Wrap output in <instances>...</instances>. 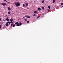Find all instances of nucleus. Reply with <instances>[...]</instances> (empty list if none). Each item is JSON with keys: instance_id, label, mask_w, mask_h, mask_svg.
<instances>
[{"instance_id": "nucleus-19", "label": "nucleus", "mask_w": 63, "mask_h": 63, "mask_svg": "<svg viewBox=\"0 0 63 63\" xmlns=\"http://www.w3.org/2000/svg\"><path fill=\"white\" fill-rule=\"evenodd\" d=\"M44 0H43L42 1V3H44Z\"/></svg>"}, {"instance_id": "nucleus-35", "label": "nucleus", "mask_w": 63, "mask_h": 63, "mask_svg": "<svg viewBox=\"0 0 63 63\" xmlns=\"http://www.w3.org/2000/svg\"><path fill=\"white\" fill-rule=\"evenodd\" d=\"M29 9V8H28V9Z\"/></svg>"}, {"instance_id": "nucleus-32", "label": "nucleus", "mask_w": 63, "mask_h": 63, "mask_svg": "<svg viewBox=\"0 0 63 63\" xmlns=\"http://www.w3.org/2000/svg\"><path fill=\"white\" fill-rule=\"evenodd\" d=\"M1 19L0 17V21H1Z\"/></svg>"}, {"instance_id": "nucleus-13", "label": "nucleus", "mask_w": 63, "mask_h": 63, "mask_svg": "<svg viewBox=\"0 0 63 63\" xmlns=\"http://www.w3.org/2000/svg\"><path fill=\"white\" fill-rule=\"evenodd\" d=\"M38 10H41V9L40 8H38Z\"/></svg>"}, {"instance_id": "nucleus-1", "label": "nucleus", "mask_w": 63, "mask_h": 63, "mask_svg": "<svg viewBox=\"0 0 63 63\" xmlns=\"http://www.w3.org/2000/svg\"><path fill=\"white\" fill-rule=\"evenodd\" d=\"M15 4L16 5V6H20V4L19 2H15Z\"/></svg>"}, {"instance_id": "nucleus-14", "label": "nucleus", "mask_w": 63, "mask_h": 63, "mask_svg": "<svg viewBox=\"0 0 63 63\" xmlns=\"http://www.w3.org/2000/svg\"><path fill=\"white\" fill-rule=\"evenodd\" d=\"M6 20H7V21H9V19L8 18H7L6 19Z\"/></svg>"}, {"instance_id": "nucleus-17", "label": "nucleus", "mask_w": 63, "mask_h": 63, "mask_svg": "<svg viewBox=\"0 0 63 63\" xmlns=\"http://www.w3.org/2000/svg\"><path fill=\"white\" fill-rule=\"evenodd\" d=\"M18 24V22H16L15 23V24H16H16Z\"/></svg>"}, {"instance_id": "nucleus-20", "label": "nucleus", "mask_w": 63, "mask_h": 63, "mask_svg": "<svg viewBox=\"0 0 63 63\" xmlns=\"http://www.w3.org/2000/svg\"><path fill=\"white\" fill-rule=\"evenodd\" d=\"M48 8L49 9H50V6H48Z\"/></svg>"}, {"instance_id": "nucleus-8", "label": "nucleus", "mask_w": 63, "mask_h": 63, "mask_svg": "<svg viewBox=\"0 0 63 63\" xmlns=\"http://www.w3.org/2000/svg\"><path fill=\"white\" fill-rule=\"evenodd\" d=\"M13 19H10V21L11 22H13Z\"/></svg>"}, {"instance_id": "nucleus-10", "label": "nucleus", "mask_w": 63, "mask_h": 63, "mask_svg": "<svg viewBox=\"0 0 63 63\" xmlns=\"http://www.w3.org/2000/svg\"><path fill=\"white\" fill-rule=\"evenodd\" d=\"M21 24H22V23H21V22L19 24V26H20V25H21Z\"/></svg>"}, {"instance_id": "nucleus-15", "label": "nucleus", "mask_w": 63, "mask_h": 63, "mask_svg": "<svg viewBox=\"0 0 63 63\" xmlns=\"http://www.w3.org/2000/svg\"><path fill=\"white\" fill-rule=\"evenodd\" d=\"M13 23H12V24H11L10 25L11 26H13Z\"/></svg>"}, {"instance_id": "nucleus-30", "label": "nucleus", "mask_w": 63, "mask_h": 63, "mask_svg": "<svg viewBox=\"0 0 63 63\" xmlns=\"http://www.w3.org/2000/svg\"><path fill=\"white\" fill-rule=\"evenodd\" d=\"M34 16H36V14H34Z\"/></svg>"}, {"instance_id": "nucleus-21", "label": "nucleus", "mask_w": 63, "mask_h": 63, "mask_svg": "<svg viewBox=\"0 0 63 63\" xmlns=\"http://www.w3.org/2000/svg\"><path fill=\"white\" fill-rule=\"evenodd\" d=\"M10 11H9L8 12V14L9 15H10Z\"/></svg>"}, {"instance_id": "nucleus-29", "label": "nucleus", "mask_w": 63, "mask_h": 63, "mask_svg": "<svg viewBox=\"0 0 63 63\" xmlns=\"http://www.w3.org/2000/svg\"><path fill=\"white\" fill-rule=\"evenodd\" d=\"M4 1H6V2H7V0H4Z\"/></svg>"}, {"instance_id": "nucleus-6", "label": "nucleus", "mask_w": 63, "mask_h": 63, "mask_svg": "<svg viewBox=\"0 0 63 63\" xmlns=\"http://www.w3.org/2000/svg\"><path fill=\"white\" fill-rule=\"evenodd\" d=\"M5 25L6 26H8V23H6Z\"/></svg>"}, {"instance_id": "nucleus-28", "label": "nucleus", "mask_w": 63, "mask_h": 63, "mask_svg": "<svg viewBox=\"0 0 63 63\" xmlns=\"http://www.w3.org/2000/svg\"><path fill=\"white\" fill-rule=\"evenodd\" d=\"M39 17H40V16H38L37 17V18H39Z\"/></svg>"}, {"instance_id": "nucleus-9", "label": "nucleus", "mask_w": 63, "mask_h": 63, "mask_svg": "<svg viewBox=\"0 0 63 63\" xmlns=\"http://www.w3.org/2000/svg\"><path fill=\"white\" fill-rule=\"evenodd\" d=\"M42 10H45V8L44 7H42Z\"/></svg>"}, {"instance_id": "nucleus-3", "label": "nucleus", "mask_w": 63, "mask_h": 63, "mask_svg": "<svg viewBox=\"0 0 63 63\" xmlns=\"http://www.w3.org/2000/svg\"><path fill=\"white\" fill-rule=\"evenodd\" d=\"M25 16L26 17H27V18H30V16Z\"/></svg>"}, {"instance_id": "nucleus-4", "label": "nucleus", "mask_w": 63, "mask_h": 63, "mask_svg": "<svg viewBox=\"0 0 63 63\" xmlns=\"http://www.w3.org/2000/svg\"><path fill=\"white\" fill-rule=\"evenodd\" d=\"M28 3H26V7H27L28 6Z\"/></svg>"}, {"instance_id": "nucleus-34", "label": "nucleus", "mask_w": 63, "mask_h": 63, "mask_svg": "<svg viewBox=\"0 0 63 63\" xmlns=\"http://www.w3.org/2000/svg\"><path fill=\"white\" fill-rule=\"evenodd\" d=\"M62 7H63V6L61 7V8H62Z\"/></svg>"}, {"instance_id": "nucleus-7", "label": "nucleus", "mask_w": 63, "mask_h": 63, "mask_svg": "<svg viewBox=\"0 0 63 63\" xmlns=\"http://www.w3.org/2000/svg\"><path fill=\"white\" fill-rule=\"evenodd\" d=\"M8 10H9V11H10L11 10V8L10 7H9L8 8Z\"/></svg>"}, {"instance_id": "nucleus-31", "label": "nucleus", "mask_w": 63, "mask_h": 63, "mask_svg": "<svg viewBox=\"0 0 63 63\" xmlns=\"http://www.w3.org/2000/svg\"><path fill=\"white\" fill-rule=\"evenodd\" d=\"M7 2L8 3H9V4H10V3L9 2H8V1Z\"/></svg>"}, {"instance_id": "nucleus-36", "label": "nucleus", "mask_w": 63, "mask_h": 63, "mask_svg": "<svg viewBox=\"0 0 63 63\" xmlns=\"http://www.w3.org/2000/svg\"><path fill=\"white\" fill-rule=\"evenodd\" d=\"M23 18H24V17H23Z\"/></svg>"}, {"instance_id": "nucleus-23", "label": "nucleus", "mask_w": 63, "mask_h": 63, "mask_svg": "<svg viewBox=\"0 0 63 63\" xmlns=\"http://www.w3.org/2000/svg\"><path fill=\"white\" fill-rule=\"evenodd\" d=\"M63 5V3H61V5Z\"/></svg>"}, {"instance_id": "nucleus-18", "label": "nucleus", "mask_w": 63, "mask_h": 63, "mask_svg": "<svg viewBox=\"0 0 63 63\" xmlns=\"http://www.w3.org/2000/svg\"><path fill=\"white\" fill-rule=\"evenodd\" d=\"M7 23H9V24H10V22L8 21L7 22Z\"/></svg>"}, {"instance_id": "nucleus-26", "label": "nucleus", "mask_w": 63, "mask_h": 63, "mask_svg": "<svg viewBox=\"0 0 63 63\" xmlns=\"http://www.w3.org/2000/svg\"><path fill=\"white\" fill-rule=\"evenodd\" d=\"M10 23H12V22H10Z\"/></svg>"}, {"instance_id": "nucleus-27", "label": "nucleus", "mask_w": 63, "mask_h": 63, "mask_svg": "<svg viewBox=\"0 0 63 63\" xmlns=\"http://www.w3.org/2000/svg\"><path fill=\"white\" fill-rule=\"evenodd\" d=\"M23 7H24V6H25V5L24 4H23Z\"/></svg>"}, {"instance_id": "nucleus-33", "label": "nucleus", "mask_w": 63, "mask_h": 63, "mask_svg": "<svg viewBox=\"0 0 63 63\" xmlns=\"http://www.w3.org/2000/svg\"><path fill=\"white\" fill-rule=\"evenodd\" d=\"M48 12H49V10H48Z\"/></svg>"}, {"instance_id": "nucleus-2", "label": "nucleus", "mask_w": 63, "mask_h": 63, "mask_svg": "<svg viewBox=\"0 0 63 63\" xmlns=\"http://www.w3.org/2000/svg\"><path fill=\"white\" fill-rule=\"evenodd\" d=\"M1 4L2 5H3V6H5L6 5H7V3H1Z\"/></svg>"}, {"instance_id": "nucleus-22", "label": "nucleus", "mask_w": 63, "mask_h": 63, "mask_svg": "<svg viewBox=\"0 0 63 63\" xmlns=\"http://www.w3.org/2000/svg\"><path fill=\"white\" fill-rule=\"evenodd\" d=\"M25 21H27V19H25Z\"/></svg>"}, {"instance_id": "nucleus-12", "label": "nucleus", "mask_w": 63, "mask_h": 63, "mask_svg": "<svg viewBox=\"0 0 63 63\" xmlns=\"http://www.w3.org/2000/svg\"><path fill=\"white\" fill-rule=\"evenodd\" d=\"M19 26V23H18V24H17L16 26Z\"/></svg>"}, {"instance_id": "nucleus-16", "label": "nucleus", "mask_w": 63, "mask_h": 63, "mask_svg": "<svg viewBox=\"0 0 63 63\" xmlns=\"http://www.w3.org/2000/svg\"><path fill=\"white\" fill-rule=\"evenodd\" d=\"M15 26H16V25H15V24L14 25H13V27H15Z\"/></svg>"}, {"instance_id": "nucleus-25", "label": "nucleus", "mask_w": 63, "mask_h": 63, "mask_svg": "<svg viewBox=\"0 0 63 63\" xmlns=\"http://www.w3.org/2000/svg\"><path fill=\"white\" fill-rule=\"evenodd\" d=\"M1 25H0V28H1Z\"/></svg>"}, {"instance_id": "nucleus-5", "label": "nucleus", "mask_w": 63, "mask_h": 63, "mask_svg": "<svg viewBox=\"0 0 63 63\" xmlns=\"http://www.w3.org/2000/svg\"><path fill=\"white\" fill-rule=\"evenodd\" d=\"M34 13L35 14H38V12L36 11H35L34 12Z\"/></svg>"}, {"instance_id": "nucleus-11", "label": "nucleus", "mask_w": 63, "mask_h": 63, "mask_svg": "<svg viewBox=\"0 0 63 63\" xmlns=\"http://www.w3.org/2000/svg\"><path fill=\"white\" fill-rule=\"evenodd\" d=\"M55 2V0H53V3H54Z\"/></svg>"}, {"instance_id": "nucleus-24", "label": "nucleus", "mask_w": 63, "mask_h": 63, "mask_svg": "<svg viewBox=\"0 0 63 63\" xmlns=\"http://www.w3.org/2000/svg\"><path fill=\"white\" fill-rule=\"evenodd\" d=\"M27 23H29V21H27Z\"/></svg>"}]
</instances>
